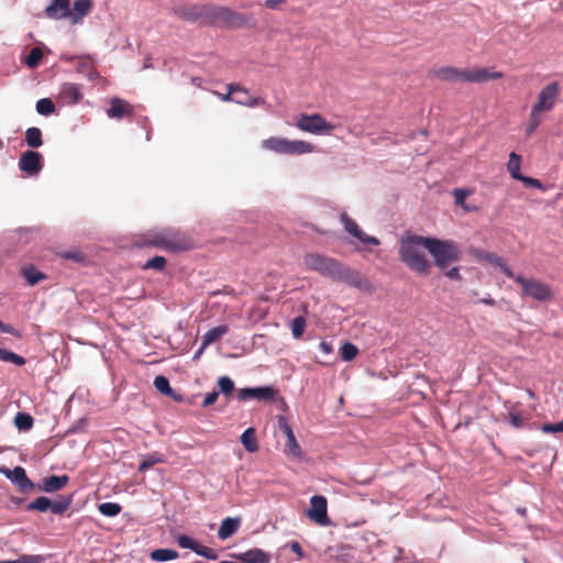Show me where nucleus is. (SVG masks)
<instances>
[{
    "label": "nucleus",
    "mask_w": 563,
    "mask_h": 563,
    "mask_svg": "<svg viewBox=\"0 0 563 563\" xmlns=\"http://www.w3.org/2000/svg\"><path fill=\"white\" fill-rule=\"evenodd\" d=\"M249 18L227 7L210 4L209 25H221L231 29H240L247 24Z\"/></svg>",
    "instance_id": "39448f33"
},
{
    "label": "nucleus",
    "mask_w": 563,
    "mask_h": 563,
    "mask_svg": "<svg viewBox=\"0 0 563 563\" xmlns=\"http://www.w3.org/2000/svg\"><path fill=\"white\" fill-rule=\"evenodd\" d=\"M195 552L198 555L203 556L209 560H216L218 558V555L213 549L201 545V544H197Z\"/></svg>",
    "instance_id": "de8ad7c7"
},
{
    "label": "nucleus",
    "mask_w": 563,
    "mask_h": 563,
    "mask_svg": "<svg viewBox=\"0 0 563 563\" xmlns=\"http://www.w3.org/2000/svg\"><path fill=\"white\" fill-rule=\"evenodd\" d=\"M429 240H431L430 236L406 232L399 242V260L409 269L421 275H428L431 268V263L424 254V250H428Z\"/></svg>",
    "instance_id": "f257e3e1"
},
{
    "label": "nucleus",
    "mask_w": 563,
    "mask_h": 563,
    "mask_svg": "<svg viewBox=\"0 0 563 563\" xmlns=\"http://www.w3.org/2000/svg\"><path fill=\"white\" fill-rule=\"evenodd\" d=\"M25 142L32 148L43 145L42 132L38 128L32 126L25 131Z\"/></svg>",
    "instance_id": "2f4dec72"
},
{
    "label": "nucleus",
    "mask_w": 563,
    "mask_h": 563,
    "mask_svg": "<svg viewBox=\"0 0 563 563\" xmlns=\"http://www.w3.org/2000/svg\"><path fill=\"white\" fill-rule=\"evenodd\" d=\"M541 430L545 433H560L563 432V420L556 423H544Z\"/></svg>",
    "instance_id": "603ef678"
},
{
    "label": "nucleus",
    "mask_w": 563,
    "mask_h": 563,
    "mask_svg": "<svg viewBox=\"0 0 563 563\" xmlns=\"http://www.w3.org/2000/svg\"><path fill=\"white\" fill-rule=\"evenodd\" d=\"M239 563H269V554L258 548L251 549L240 554H233Z\"/></svg>",
    "instance_id": "4be33fe9"
},
{
    "label": "nucleus",
    "mask_w": 563,
    "mask_h": 563,
    "mask_svg": "<svg viewBox=\"0 0 563 563\" xmlns=\"http://www.w3.org/2000/svg\"><path fill=\"white\" fill-rule=\"evenodd\" d=\"M241 442L244 449L249 452H256L258 444L255 437V430L253 428L246 429L241 435Z\"/></svg>",
    "instance_id": "7c9ffc66"
},
{
    "label": "nucleus",
    "mask_w": 563,
    "mask_h": 563,
    "mask_svg": "<svg viewBox=\"0 0 563 563\" xmlns=\"http://www.w3.org/2000/svg\"><path fill=\"white\" fill-rule=\"evenodd\" d=\"M219 398V391H211V393H208L202 401V407H209L211 405H213Z\"/></svg>",
    "instance_id": "6e6d98bb"
},
{
    "label": "nucleus",
    "mask_w": 563,
    "mask_h": 563,
    "mask_svg": "<svg viewBox=\"0 0 563 563\" xmlns=\"http://www.w3.org/2000/svg\"><path fill=\"white\" fill-rule=\"evenodd\" d=\"M214 93L224 102H231V101L234 102V98L232 97V95L234 92H230V89H228V93H225V95L220 93V92H214Z\"/></svg>",
    "instance_id": "e2e57ef3"
},
{
    "label": "nucleus",
    "mask_w": 563,
    "mask_h": 563,
    "mask_svg": "<svg viewBox=\"0 0 563 563\" xmlns=\"http://www.w3.org/2000/svg\"><path fill=\"white\" fill-rule=\"evenodd\" d=\"M166 258L164 256L156 255L153 258L148 260L143 266V269H155L162 272L166 267Z\"/></svg>",
    "instance_id": "4c0bfd02"
},
{
    "label": "nucleus",
    "mask_w": 563,
    "mask_h": 563,
    "mask_svg": "<svg viewBox=\"0 0 563 563\" xmlns=\"http://www.w3.org/2000/svg\"><path fill=\"white\" fill-rule=\"evenodd\" d=\"M45 14L54 20L68 19L70 15L69 0H52V3L45 9Z\"/></svg>",
    "instance_id": "aec40b11"
},
{
    "label": "nucleus",
    "mask_w": 563,
    "mask_h": 563,
    "mask_svg": "<svg viewBox=\"0 0 563 563\" xmlns=\"http://www.w3.org/2000/svg\"><path fill=\"white\" fill-rule=\"evenodd\" d=\"M43 58V52L40 47H33L25 58V65L30 68H36Z\"/></svg>",
    "instance_id": "f704fd0d"
},
{
    "label": "nucleus",
    "mask_w": 563,
    "mask_h": 563,
    "mask_svg": "<svg viewBox=\"0 0 563 563\" xmlns=\"http://www.w3.org/2000/svg\"><path fill=\"white\" fill-rule=\"evenodd\" d=\"M23 277L26 279L29 285L34 286L40 282L46 279V275L37 271L33 265H26L21 268Z\"/></svg>",
    "instance_id": "c756f323"
},
{
    "label": "nucleus",
    "mask_w": 563,
    "mask_h": 563,
    "mask_svg": "<svg viewBox=\"0 0 563 563\" xmlns=\"http://www.w3.org/2000/svg\"><path fill=\"white\" fill-rule=\"evenodd\" d=\"M132 112V107L125 100L120 98H113L111 100L110 108L107 110L108 117L118 120L131 115Z\"/></svg>",
    "instance_id": "5701e85b"
},
{
    "label": "nucleus",
    "mask_w": 563,
    "mask_h": 563,
    "mask_svg": "<svg viewBox=\"0 0 563 563\" xmlns=\"http://www.w3.org/2000/svg\"><path fill=\"white\" fill-rule=\"evenodd\" d=\"M284 3H286V0H265V7L272 10L277 9Z\"/></svg>",
    "instance_id": "bf43d9fd"
},
{
    "label": "nucleus",
    "mask_w": 563,
    "mask_h": 563,
    "mask_svg": "<svg viewBox=\"0 0 563 563\" xmlns=\"http://www.w3.org/2000/svg\"><path fill=\"white\" fill-rule=\"evenodd\" d=\"M177 543L183 549H190L195 552L197 542L188 536L181 534L177 537Z\"/></svg>",
    "instance_id": "49530a36"
},
{
    "label": "nucleus",
    "mask_w": 563,
    "mask_h": 563,
    "mask_svg": "<svg viewBox=\"0 0 563 563\" xmlns=\"http://www.w3.org/2000/svg\"><path fill=\"white\" fill-rule=\"evenodd\" d=\"M341 221L344 224V229L354 238L358 239L361 242L372 245H379V240L377 238L365 234L358 228L357 223L351 218H349L345 213L341 216Z\"/></svg>",
    "instance_id": "6ab92c4d"
},
{
    "label": "nucleus",
    "mask_w": 563,
    "mask_h": 563,
    "mask_svg": "<svg viewBox=\"0 0 563 563\" xmlns=\"http://www.w3.org/2000/svg\"><path fill=\"white\" fill-rule=\"evenodd\" d=\"M319 349H320L323 353H325V354H329V353H331V352H332V346H331V344H330V343H328V342H325V341L320 342V344H319Z\"/></svg>",
    "instance_id": "69168bd1"
},
{
    "label": "nucleus",
    "mask_w": 563,
    "mask_h": 563,
    "mask_svg": "<svg viewBox=\"0 0 563 563\" xmlns=\"http://www.w3.org/2000/svg\"><path fill=\"white\" fill-rule=\"evenodd\" d=\"M19 168L30 176L37 175L43 168V157L38 152L26 151L19 159Z\"/></svg>",
    "instance_id": "f3484780"
},
{
    "label": "nucleus",
    "mask_w": 563,
    "mask_h": 563,
    "mask_svg": "<svg viewBox=\"0 0 563 563\" xmlns=\"http://www.w3.org/2000/svg\"><path fill=\"white\" fill-rule=\"evenodd\" d=\"M333 280L344 283L365 292H372L374 290L373 284L366 276L342 263H339Z\"/></svg>",
    "instance_id": "423d86ee"
},
{
    "label": "nucleus",
    "mask_w": 563,
    "mask_h": 563,
    "mask_svg": "<svg viewBox=\"0 0 563 563\" xmlns=\"http://www.w3.org/2000/svg\"><path fill=\"white\" fill-rule=\"evenodd\" d=\"M496 266H498L508 278H511L516 282V277L518 275L514 274L511 268L506 264L505 260H496Z\"/></svg>",
    "instance_id": "864d4df0"
},
{
    "label": "nucleus",
    "mask_w": 563,
    "mask_h": 563,
    "mask_svg": "<svg viewBox=\"0 0 563 563\" xmlns=\"http://www.w3.org/2000/svg\"><path fill=\"white\" fill-rule=\"evenodd\" d=\"M33 418L29 413L19 412L14 418V423L20 430H30L33 427Z\"/></svg>",
    "instance_id": "c9c22d12"
},
{
    "label": "nucleus",
    "mask_w": 563,
    "mask_h": 563,
    "mask_svg": "<svg viewBox=\"0 0 563 563\" xmlns=\"http://www.w3.org/2000/svg\"><path fill=\"white\" fill-rule=\"evenodd\" d=\"M60 95L64 99L68 100L70 103H77L82 98V95L80 91V86L77 84H65L62 87Z\"/></svg>",
    "instance_id": "c85d7f7f"
},
{
    "label": "nucleus",
    "mask_w": 563,
    "mask_h": 563,
    "mask_svg": "<svg viewBox=\"0 0 563 563\" xmlns=\"http://www.w3.org/2000/svg\"><path fill=\"white\" fill-rule=\"evenodd\" d=\"M240 527V519L239 518H231L228 517L224 520H222L220 528L218 530V538L220 540H227L231 536H233Z\"/></svg>",
    "instance_id": "bb28decb"
},
{
    "label": "nucleus",
    "mask_w": 563,
    "mask_h": 563,
    "mask_svg": "<svg viewBox=\"0 0 563 563\" xmlns=\"http://www.w3.org/2000/svg\"><path fill=\"white\" fill-rule=\"evenodd\" d=\"M521 156L515 152L509 154L507 169L514 179H518L522 174L520 173Z\"/></svg>",
    "instance_id": "72a5a7b5"
},
{
    "label": "nucleus",
    "mask_w": 563,
    "mask_h": 563,
    "mask_svg": "<svg viewBox=\"0 0 563 563\" xmlns=\"http://www.w3.org/2000/svg\"><path fill=\"white\" fill-rule=\"evenodd\" d=\"M63 257L78 263L85 260V255L79 250L67 251L63 254Z\"/></svg>",
    "instance_id": "5fc2aeb1"
},
{
    "label": "nucleus",
    "mask_w": 563,
    "mask_h": 563,
    "mask_svg": "<svg viewBox=\"0 0 563 563\" xmlns=\"http://www.w3.org/2000/svg\"><path fill=\"white\" fill-rule=\"evenodd\" d=\"M0 360L4 362H11L18 366L25 364V358L4 349L0 347Z\"/></svg>",
    "instance_id": "58836bf2"
},
{
    "label": "nucleus",
    "mask_w": 563,
    "mask_h": 563,
    "mask_svg": "<svg viewBox=\"0 0 563 563\" xmlns=\"http://www.w3.org/2000/svg\"><path fill=\"white\" fill-rule=\"evenodd\" d=\"M194 245L195 242L189 235L179 231L166 230L165 251L184 252L191 250Z\"/></svg>",
    "instance_id": "2eb2a0df"
},
{
    "label": "nucleus",
    "mask_w": 563,
    "mask_h": 563,
    "mask_svg": "<svg viewBox=\"0 0 563 563\" xmlns=\"http://www.w3.org/2000/svg\"><path fill=\"white\" fill-rule=\"evenodd\" d=\"M151 559L155 562H168L178 558V552L173 549H157L151 552Z\"/></svg>",
    "instance_id": "473e14b6"
},
{
    "label": "nucleus",
    "mask_w": 563,
    "mask_h": 563,
    "mask_svg": "<svg viewBox=\"0 0 563 563\" xmlns=\"http://www.w3.org/2000/svg\"><path fill=\"white\" fill-rule=\"evenodd\" d=\"M71 504L70 495L63 497L57 501H52L47 497L41 496L33 503H30L25 506L26 509H34L41 512H45L51 510L53 514H62L68 509Z\"/></svg>",
    "instance_id": "ddd939ff"
},
{
    "label": "nucleus",
    "mask_w": 563,
    "mask_h": 563,
    "mask_svg": "<svg viewBox=\"0 0 563 563\" xmlns=\"http://www.w3.org/2000/svg\"><path fill=\"white\" fill-rule=\"evenodd\" d=\"M219 393L223 394L225 397H230L234 391V383L228 376H222L218 379Z\"/></svg>",
    "instance_id": "e433bc0d"
},
{
    "label": "nucleus",
    "mask_w": 563,
    "mask_h": 563,
    "mask_svg": "<svg viewBox=\"0 0 563 563\" xmlns=\"http://www.w3.org/2000/svg\"><path fill=\"white\" fill-rule=\"evenodd\" d=\"M15 563H45L42 555L23 554L15 560Z\"/></svg>",
    "instance_id": "8fccbe9b"
},
{
    "label": "nucleus",
    "mask_w": 563,
    "mask_h": 563,
    "mask_svg": "<svg viewBox=\"0 0 563 563\" xmlns=\"http://www.w3.org/2000/svg\"><path fill=\"white\" fill-rule=\"evenodd\" d=\"M278 427L287 438L286 446L292 455L298 456L300 454V446L296 440L291 427L284 416L278 417Z\"/></svg>",
    "instance_id": "412c9836"
},
{
    "label": "nucleus",
    "mask_w": 563,
    "mask_h": 563,
    "mask_svg": "<svg viewBox=\"0 0 563 563\" xmlns=\"http://www.w3.org/2000/svg\"><path fill=\"white\" fill-rule=\"evenodd\" d=\"M444 272V275L450 278V279H455V280H460L461 279V275H460V271L457 267H452L449 269V267L443 271Z\"/></svg>",
    "instance_id": "13d9d810"
},
{
    "label": "nucleus",
    "mask_w": 563,
    "mask_h": 563,
    "mask_svg": "<svg viewBox=\"0 0 563 563\" xmlns=\"http://www.w3.org/2000/svg\"><path fill=\"white\" fill-rule=\"evenodd\" d=\"M278 391L271 387H246L238 390L236 397L240 401H247L251 399H256L260 401H274L277 397Z\"/></svg>",
    "instance_id": "4468645a"
},
{
    "label": "nucleus",
    "mask_w": 563,
    "mask_h": 563,
    "mask_svg": "<svg viewBox=\"0 0 563 563\" xmlns=\"http://www.w3.org/2000/svg\"><path fill=\"white\" fill-rule=\"evenodd\" d=\"M36 111L42 115H49L55 111V104L48 98L40 99L36 102Z\"/></svg>",
    "instance_id": "a19ab883"
},
{
    "label": "nucleus",
    "mask_w": 563,
    "mask_h": 563,
    "mask_svg": "<svg viewBox=\"0 0 563 563\" xmlns=\"http://www.w3.org/2000/svg\"><path fill=\"white\" fill-rule=\"evenodd\" d=\"M541 123V114L534 111H530L529 124L527 126V134L531 135Z\"/></svg>",
    "instance_id": "a18cd8bd"
},
{
    "label": "nucleus",
    "mask_w": 563,
    "mask_h": 563,
    "mask_svg": "<svg viewBox=\"0 0 563 563\" xmlns=\"http://www.w3.org/2000/svg\"><path fill=\"white\" fill-rule=\"evenodd\" d=\"M517 180L521 181L526 187H533L543 190L544 187L539 179L521 175Z\"/></svg>",
    "instance_id": "3c124183"
},
{
    "label": "nucleus",
    "mask_w": 563,
    "mask_h": 563,
    "mask_svg": "<svg viewBox=\"0 0 563 563\" xmlns=\"http://www.w3.org/2000/svg\"><path fill=\"white\" fill-rule=\"evenodd\" d=\"M0 473L4 474L23 493L34 489V484L27 478L26 472L22 466H15L13 470L1 466Z\"/></svg>",
    "instance_id": "a211bd4d"
},
{
    "label": "nucleus",
    "mask_w": 563,
    "mask_h": 563,
    "mask_svg": "<svg viewBox=\"0 0 563 563\" xmlns=\"http://www.w3.org/2000/svg\"><path fill=\"white\" fill-rule=\"evenodd\" d=\"M289 547L291 551L297 554L298 559H301L303 556L301 545L297 541L291 542Z\"/></svg>",
    "instance_id": "052dcab7"
},
{
    "label": "nucleus",
    "mask_w": 563,
    "mask_h": 563,
    "mask_svg": "<svg viewBox=\"0 0 563 563\" xmlns=\"http://www.w3.org/2000/svg\"><path fill=\"white\" fill-rule=\"evenodd\" d=\"M262 147L278 154L300 155L311 153L314 146L307 141H290L284 137L272 136L262 142Z\"/></svg>",
    "instance_id": "20e7f679"
},
{
    "label": "nucleus",
    "mask_w": 563,
    "mask_h": 563,
    "mask_svg": "<svg viewBox=\"0 0 563 563\" xmlns=\"http://www.w3.org/2000/svg\"><path fill=\"white\" fill-rule=\"evenodd\" d=\"M341 357L343 361L349 362L356 357L358 349L350 342H345L340 349Z\"/></svg>",
    "instance_id": "ea45409f"
},
{
    "label": "nucleus",
    "mask_w": 563,
    "mask_h": 563,
    "mask_svg": "<svg viewBox=\"0 0 563 563\" xmlns=\"http://www.w3.org/2000/svg\"><path fill=\"white\" fill-rule=\"evenodd\" d=\"M306 515L310 521L318 526L328 527L331 525V520L328 517V501L322 495H312Z\"/></svg>",
    "instance_id": "9b49d317"
},
{
    "label": "nucleus",
    "mask_w": 563,
    "mask_h": 563,
    "mask_svg": "<svg viewBox=\"0 0 563 563\" xmlns=\"http://www.w3.org/2000/svg\"><path fill=\"white\" fill-rule=\"evenodd\" d=\"M209 10L210 4L179 5L174 9V13L184 21L209 25Z\"/></svg>",
    "instance_id": "f8f14e48"
},
{
    "label": "nucleus",
    "mask_w": 563,
    "mask_h": 563,
    "mask_svg": "<svg viewBox=\"0 0 563 563\" xmlns=\"http://www.w3.org/2000/svg\"><path fill=\"white\" fill-rule=\"evenodd\" d=\"M68 481L69 477L67 475H51L42 478L38 487L46 493H53L63 489Z\"/></svg>",
    "instance_id": "b1692460"
},
{
    "label": "nucleus",
    "mask_w": 563,
    "mask_h": 563,
    "mask_svg": "<svg viewBox=\"0 0 563 563\" xmlns=\"http://www.w3.org/2000/svg\"><path fill=\"white\" fill-rule=\"evenodd\" d=\"M228 89H230V92H238L240 96L234 98V102L241 106H245L249 108H255L258 106L269 108L271 106L266 103V101L263 98L253 97L250 95V91L242 87L239 84H229Z\"/></svg>",
    "instance_id": "dca6fc26"
},
{
    "label": "nucleus",
    "mask_w": 563,
    "mask_h": 563,
    "mask_svg": "<svg viewBox=\"0 0 563 563\" xmlns=\"http://www.w3.org/2000/svg\"><path fill=\"white\" fill-rule=\"evenodd\" d=\"M162 462V459L156 455H147L145 456L142 462L140 463L139 470L145 471L154 466L155 464Z\"/></svg>",
    "instance_id": "09e8293b"
},
{
    "label": "nucleus",
    "mask_w": 563,
    "mask_h": 563,
    "mask_svg": "<svg viewBox=\"0 0 563 563\" xmlns=\"http://www.w3.org/2000/svg\"><path fill=\"white\" fill-rule=\"evenodd\" d=\"M482 257L494 265H496V260H504L503 257H499L493 253H484Z\"/></svg>",
    "instance_id": "680f3d73"
},
{
    "label": "nucleus",
    "mask_w": 563,
    "mask_h": 563,
    "mask_svg": "<svg viewBox=\"0 0 563 563\" xmlns=\"http://www.w3.org/2000/svg\"><path fill=\"white\" fill-rule=\"evenodd\" d=\"M431 75L441 81L448 82H485L503 78L501 71H492L488 68H457L442 66L431 70Z\"/></svg>",
    "instance_id": "f03ea898"
},
{
    "label": "nucleus",
    "mask_w": 563,
    "mask_h": 563,
    "mask_svg": "<svg viewBox=\"0 0 563 563\" xmlns=\"http://www.w3.org/2000/svg\"><path fill=\"white\" fill-rule=\"evenodd\" d=\"M91 8V0H76L74 2L73 10L70 9V15H68V19L73 24L79 23L82 18L90 12Z\"/></svg>",
    "instance_id": "393cba45"
},
{
    "label": "nucleus",
    "mask_w": 563,
    "mask_h": 563,
    "mask_svg": "<svg viewBox=\"0 0 563 563\" xmlns=\"http://www.w3.org/2000/svg\"><path fill=\"white\" fill-rule=\"evenodd\" d=\"M428 252L432 255L435 266L441 271H445L450 264L457 262L461 256V251L454 241L437 238H431L428 241Z\"/></svg>",
    "instance_id": "7ed1b4c3"
},
{
    "label": "nucleus",
    "mask_w": 563,
    "mask_h": 563,
    "mask_svg": "<svg viewBox=\"0 0 563 563\" xmlns=\"http://www.w3.org/2000/svg\"><path fill=\"white\" fill-rule=\"evenodd\" d=\"M509 422L515 428H521L523 426V418L520 413H509Z\"/></svg>",
    "instance_id": "4d7b16f0"
},
{
    "label": "nucleus",
    "mask_w": 563,
    "mask_h": 563,
    "mask_svg": "<svg viewBox=\"0 0 563 563\" xmlns=\"http://www.w3.org/2000/svg\"><path fill=\"white\" fill-rule=\"evenodd\" d=\"M454 196H455V202L456 203H462L463 200L465 199L466 197V194L464 190H461V189H456L455 192H454Z\"/></svg>",
    "instance_id": "0e129e2a"
},
{
    "label": "nucleus",
    "mask_w": 563,
    "mask_h": 563,
    "mask_svg": "<svg viewBox=\"0 0 563 563\" xmlns=\"http://www.w3.org/2000/svg\"><path fill=\"white\" fill-rule=\"evenodd\" d=\"M154 386L159 393L164 395H170L173 391L169 385V380L165 376H156L154 379Z\"/></svg>",
    "instance_id": "37998d69"
},
{
    "label": "nucleus",
    "mask_w": 563,
    "mask_h": 563,
    "mask_svg": "<svg viewBox=\"0 0 563 563\" xmlns=\"http://www.w3.org/2000/svg\"><path fill=\"white\" fill-rule=\"evenodd\" d=\"M303 263L308 269L333 280L340 262L319 253H308L303 256Z\"/></svg>",
    "instance_id": "6e6552de"
},
{
    "label": "nucleus",
    "mask_w": 563,
    "mask_h": 563,
    "mask_svg": "<svg viewBox=\"0 0 563 563\" xmlns=\"http://www.w3.org/2000/svg\"><path fill=\"white\" fill-rule=\"evenodd\" d=\"M143 245L145 246H155L164 250L165 240H166V230H152L147 231L142 236Z\"/></svg>",
    "instance_id": "a878e982"
},
{
    "label": "nucleus",
    "mask_w": 563,
    "mask_h": 563,
    "mask_svg": "<svg viewBox=\"0 0 563 563\" xmlns=\"http://www.w3.org/2000/svg\"><path fill=\"white\" fill-rule=\"evenodd\" d=\"M229 332V327L221 324L207 331L202 336V349H206L210 344L219 341L224 334Z\"/></svg>",
    "instance_id": "cd10ccee"
},
{
    "label": "nucleus",
    "mask_w": 563,
    "mask_h": 563,
    "mask_svg": "<svg viewBox=\"0 0 563 563\" xmlns=\"http://www.w3.org/2000/svg\"><path fill=\"white\" fill-rule=\"evenodd\" d=\"M559 96L560 85L556 81L548 84L538 93L537 101L531 107V110L540 114L551 111Z\"/></svg>",
    "instance_id": "1a4fd4ad"
},
{
    "label": "nucleus",
    "mask_w": 563,
    "mask_h": 563,
    "mask_svg": "<svg viewBox=\"0 0 563 563\" xmlns=\"http://www.w3.org/2000/svg\"><path fill=\"white\" fill-rule=\"evenodd\" d=\"M306 328V319L301 316L296 317L291 321V332L295 338H300L303 334Z\"/></svg>",
    "instance_id": "c03bdc74"
},
{
    "label": "nucleus",
    "mask_w": 563,
    "mask_h": 563,
    "mask_svg": "<svg viewBox=\"0 0 563 563\" xmlns=\"http://www.w3.org/2000/svg\"><path fill=\"white\" fill-rule=\"evenodd\" d=\"M296 126L303 132L312 134H330L334 129L331 123L327 122V120L318 113L301 114L298 118Z\"/></svg>",
    "instance_id": "9d476101"
},
{
    "label": "nucleus",
    "mask_w": 563,
    "mask_h": 563,
    "mask_svg": "<svg viewBox=\"0 0 563 563\" xmlns=\"http://www.w3.org/2000/svg\"><path fill=\"white\" fill-rule=\"evenodd\" d=\"M205 349H202V345L198 349V351H196L195 355H194V360H198L201 354L203 353Z\"/></svg>",
    "instance_id": "774afa93"
},
{
    "label": "nucleus",
    "mask_w": 563,
    "mask_h": 563,
    "mask_svg": "<svg viewBox=\"0 0 563 563\" xmlns=\"http://www.w3.org/2000/svg\"><path fill=\"white\" fill-rule=\"evenodd\" d=\"M10 501L13 507H20L23 504L24 499L22 497L12 496Z\"/></svg>",
    "instance_id": "338daca9"
},
{
    "label": "nucleus",
    "mask_w": 563,
    "mask_h": 563,
    "mask_svg": "<svg viewBox=\"0 0 563 563\" xmlns=\"http://www.w3.org/2000/svg\"><path fill=\"white\" fill-rule=\"evenodd\" d=\"M516 283L521 287L523 296L541 302L550 301L553 298L551 287L539 279L517 276Z\"/></svg>",
    "instance_id": "0eeeda50"
},
{
    "label": "nucleus",
    "mask_w": 563,
    "mask_h": 563,
    "mask_svg": "<svg viewBox=\"0 0 563 563\" xmlns=\"http://www.w3.org/2000/svg\"><path fill=\"white\" fill-rule=\"evenodd\" d=\"M98 510L106 517H114L121 511V506L117 503H102Z\"/></svg>",
    "instance_id": "79ce46f5"
}]
</instances>
